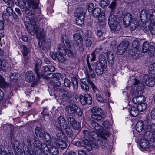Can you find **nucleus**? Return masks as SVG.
<instances>
[{
  "mask_svg": "<svg viewBox=\"0 0 155 155\" xmlns=\"http://www.w3.org/2000/svg\"><path fill=\"white\" fill-rule=\"evenodd\" d=\"M28 32L32 35H34L36 34L38 38L40 40L42 39L43 40H44L45 39V36L44 35H42L38 25L37 23H35L34 25L33 29L30 30L28 31Z\"/></svg>",
  "mask_w": 155,
  "mask_h": 155,
  "instance_id": "obj_7",
  "label": "nucleus"
},
{
  "mask_svg": "<svg viewBox=\"0 0 155 155\" xmlns=\"http://www.w3.org/2000/svg\"><path fill=\"white\" fill-rule=\"evenodd\" d=\"M20 76V74L18 73H13L11 74L9 76L11 80L13 82H16Z\"/></svg>",
  "mask_w": 155,
  "mask_h": 155,
  "instance_id": "obj_35",
  "label": "nucleus"
},
{
  "mask_svg": "<svg viewBox=\"0 0 155 155\" xmlns=\"http://www.w3.org/2000/svg\"><path fill=\"white\" fill-rule=\"evenodd\" d=\"M73 38L77 44L83 42L82 36L80 33H75L73 35Z\"/></svg>",
  "mask_w": 155,
  "mask_h": 155,
  "instance_id": "obj_29",
  "label": "nucleus"
},
{
  "mask_svg": "<svg viewBox=\"0 0 155 155\" xmlns=\"http://www.w3.org/2000/svg\"><path fill=\"white\" fill-rule=\"evenodd\" d=\"M94 4L92 3H90L88 4L87 5V8L89 12L91 13L93 10L94 8Z\"/></svg>",
  "mask_w": 155,
  "mask_h": 155,
  "instance_id": "obj_62",
  "label": "nucleus"
},
{
  "mask_svg": "<svg viewBox=\"0 0 155 155\" xmlns=\"http://www.w3.org/2000/svg\"><path fill=\"white\" fill-rule=\"evenodd\" d=\"M71 83L74 89L77 90L78 89V82L77 79L75 77H73L72 78Z\"/></svg>",
  "mask_w": 155,
  "mask_h": 155,
  "instance_id": "obj_38",
  "label": "nucleus"
},
{
  "mask_svg": "<svg viewBox=\"0 0 155 155\" xmlns=\"http://www.w3.org/2000/svg\"><path fill=\"white\" fill-rule=\"evenodd\" d=\"M107 58L108 62L110 65L111 68L113 69V64L114 62V56L112 53H109L107 54Z\"/></svg>",
  "mask_w": 155,
  "mask_h": 155,
  "instance_id": "obj_28",
  "label": "nucleus"
},
{
  "mask_svg": "<svg viewBox=\"0 0 155 155\" xmlns=\"http://www.w3.org/2000/svg\"><path fill=\"white\" fill-rule=\"evenodd\" d=\"M85 74L87 76L88 78L91 77L92 78H94L95 77V74L94 72L92 70L86 71Z\"/></svg>",
  "mask_w": 155,
  "mask_h": 155,
  "instance_id": "obj_56",
  "label": "nucleus"
},
{
  "mask_svg": "<svg viewBox=\"0 0 155 155\" xmlns=\"http://www.w3.org/2000/svg\"><path fill=\"white\" fill-rule=\"evenodd\" d=\"M74 110V114L73 115H77L79 117H81L82 116V113L81 111V110L80 108H79L76 105Z\"/></svg>",
  "mask_w": 155,
  "mask_h": 155,
  "instance_id": "obj_53",
  "label": "nucleus"
},
{
  "mask_svg": "<svg viewBox=\"0 0 155 155\" xmlns=\"http://www.w3.org/2000/svg\"><path fill=\"white\" fill-rule=\"evenodd\" d=\"M102 125L106 129H110L112 127V124L107 120H106L102 123Z\"/></svg>",
  "mask_w": 155,
  "mask_h": 155,
  "instance_id": "obj_57",
  "label": "nucleus"
},
{
  "mask_svg": "<svg viewBox=\"0 0 155 155\" xmlns=\"http://www.w3.org/2000/svg\"><path fill=\"white\" fill-rule=\"evenodd\" d=\"M42 72L41 73L43 74V73H46L48 72H53L55 71V68L52 66H45L42 67Z\"/></svg>",
  "mask_w": 155,
  "mask_h": 155,
  "instance_id": "obj_27",
  "label": "nucleus"
},
{
  "mask_svg": "<svg viewBox=\"0 0 155 155\" xmlns=\"http://www.w3.org/2000/svg\"><path fill=\"white\" fill-rule=\"evenodd\" d=\"M90 137L91 138L90 140H91V138L94 140H98V139H100L99 138V137L98 136L97 134L95 132H91Z\"/></svg>",
  "mask_w": 155,
  "mask_h": 155,
  "instance_id": "obj_58",
  "label": "nucleus"
},
{
  "mask_svg": "<svg viewBox=\"0 0 155 155\" xmlns=\"http://www.w3.org/2000/svg\"><path fill=\"white\" fill-rule=\"evenodd\" d=\"M144 12L147 18L153 25L155 24V10L153 9L149 10L144 9L142 12Z\"/></svg>",
  "mask_w": 155,
  "mask_h": 155,
  "instance_id": "obj_10",
  "label": "nucleus"
},
{
  "mask_svg": "<svg viewBox=\"0 0 155 155\" xmlns=\"http://www.w3.org/2000/svg\"><path fill=\"white\" fill-rule=\"evenodd\" d=\"M9 85L5 81L4 78L0 74V87L4 88Z\"/></svg>",
  "mask_w": 155,
  "mask_h": 155,
  "instance_id": "obj_41",
  "label": "nucleus"
},
{
  "mask_svg": "<svg viewBox=\"0 0 155 155\" xmlns=\"http://www.w3.org/2000/svg\"><path fill=\"white\" fill-rule=\"evenodd\" d=\"M139 24V23L138 20L134 18L129 24L130 29L131 31L134 30L137 28Z\"/></svg>",
  "mask_w": 155,
  "mask_h": 155,
  "instance_id": "obj_25",
  "label": "nucleus"
},
{
  "mask_svg": "<svg viewBox=\"0 0 155 155\" xmlns=\"http://www.w3.org/2000/svg\"><path fill=\"white\" fill-rule=\"evenodd\" d=\"M103 68H104L98 65V64H95V72L98 75H101L103 74L104 71Z\"/></svg>",
  "mask_w": 155,
  "mask_h": 155,
  "instance_id": "obj_39",
  "label": "nucleus"
},
{
  "mask_svg": "<svg viewBox=\"0 0 155 155\" xmlns=\"http://www.w3.org/2000/svg\"><path fill=\"white\" fill-rule=\"evenodd\" d=\"M91 127L94 129L95 130L99 131L102 127V126L96 122L92 121L90 124Z\"/></svg>",
  "mask_w": 155,
  "mask_h": 155,
  "instance_id": "obj_32",
  "label": "nucleus"
},
{
  "mask_svg": "<svg viewBox=\"0 0 155 155\" xmlns=\"http://www.w3.org/2000/svg\"><path fill=\"white\" fill-rule=\"evenodd\" d=\"M62 40L64 45L65 46L68 48L71 47V45L69 39L65 36L64 37H62Z\"/></svg>",
  "mask_w": 155,
  "mask_h": 155,
  "instance_id": "obj_50",
  "label": "nucleus"
},
{
  "mask_svg": "<svg viewBox=\"0 0 155 155\" xmlns=\"http://www.w3.org/2000/svg\"><path fill=\"white\" fill-rule=\"evenodd\" d=\"M25 13L28 15H32L34 14V12L29 7H26L24 10Z\"/></svg>",
  "mask_w": 155,
  "mask_h": 155,
  "instance_id": "obj_54",
  "label": "nucleus"
},
{
  "mask_svg": "<svg viewBox=\"0 0 155 155\" xmlns=\"http://www.w3.org/2000/svg\"><path fill=\"white\" fill-rule=\"evenodd\" d=\"M99 137L100 139L98 140L97 142V143L99 144V146H100L102 148L104 149L107 147L108 146V144L107 138L104 137Z\"/></svg>",
  "mask_w": 155,
  "mask_h": 155,
  "instance_id": "obj_22",
  "label": "nucleus"
},
{
  "mask_svg": "<svg viewBox=\"0 0 155 155\" xmlns=\"http://www.w3.org/2000/svg\"><path fill=\"white\" fill-rule=\"evenodd\" d=\"M137 107L139 112L140 111L142 112L144 111L146 109L147 107V104L143 102L140 104H138Z\"/></svg>",
  "mask_w": 155,
  "mask_h": 155,
  "instance_id": "obj_45",
  "label": "nucleus"
},
{
  "mask_svg": "<svg viewBox=\"0 0 155 155\" xmlns=\"http://www.w3.org/2000/svg\"><path fill=\"white\" fill-rule=\"evenodd\" d=\"M28 2L27 3L29 7L33 9L36 8L38 6V4L36 3L34 0H27Z\"/></svg>",
  "mask_w": 155,
  "mask_h": 155,
  "instance_id": "obj_34",
  "label": "nucleus"
},
{
  "mask_svg": "<svg viewBox=\"0 0 155 155\" xmlns=\"http://www.w3.org/2000/svg\"><path fill=\"white\" fill-rule=\"evenodd\" d=\"M21 52L24 56H26L29 52L28 49L24 45H22L21 46Z\"/></svg>",
  "mask_w": 155,
  "mask_h": 155,
  "instance_id": "obj_47",
  "label": "nucleus"
},
{
  "mask_svg": "<svg viewBox=\"0 0 155 155\" xmlns=\"http://www.w3.org/2000/svg\"><path fill=\"white\" fill-rule=\"evenodd\" d=\"M61 45L60 44L58 45V51L56 52V57L58 60L61 63H63L65 60V58L63 56L64 55L62 53L63 50L61 48Z\"/></svg>",
  "mask_w": 155,
  "mask_h": 155,
  "instance_id": "obj_18",
  "label": "nucleus"
},
{
  "mask_svg": "<svg viewBox=\"0 0 155 155\" xmlns=\"http://www.w3.org/2000/svg\"><path fill=\"white\" fill-rule=\"evenodd\" d=\"M47 77L49 78H54L57 79H59L61 77V74H60L58 73L55 74L49 73L47 74Z\"/></svg>",
  "mask_w": 155,
  "mask_h": 155,
  "instance_id": "obj_52",
  "label": "nucleus"
},
{
  "mask_svg": "<svg viewBox=\"0 0 155 155\" xmlns=\"http://www.w3.org/2000/svg\"><path fill=\"white\" fill-rule=\"evenodd\" d=\"M146 84L150 87L155 84V75L153 77L150 75H146L143 77V81Z\"/></svg>",
  "mask_w": 155,
  "mask_h": 155,
  "instance_id": "obj_14",
  "label": "nucleus"
},
{
  "mask_svg": "<svg viewBox=\"0 0 155 155\" xmlns=\"http://www.w3.org/2000/svg\"><path fill=\"white\" fill-rule=\"evenodd\" d=\"M41 65V61L40 59H38L36 60L35 68L34 69V72L36 74L37 77V80H39L41 78L43 77L44 74L40 73L39 71Z\"/></svg>",
  "mask_w": 155,
  "mask_h": 155,
  "instance_id": "obj_13",
  "label": "nucleus"
},
{
  "mask_svg": "<svg viewBox=\"0 0 155 155\" xmlns=\"http://www.w3.org/2000/svg\"><path fill=\"white\" fill-rule=\"evenodd\" d=\"M58 141L57 143V146L59 148L64 150L66 148L67 146V138L63 134H56Z\"/></svg>",
  "mask_w": 155,
  "mask_h": 155,
  "instance_id": "obj_5",
  "label": "nucleus"
},
{
  "mask_svg": "<svg viewBox=\"0 0 155 155\" xmlns=\"http://www.w3.org/2000/svg\"><path fill=\"white\" fill-rule=\"evenodd\" d=\"M134 84L135 86L133 94H134L135 97L133 98L132 101L134 104H140L143 103L145 101L144 97L141 95L142 93V90L143 89L144 85L143 84L140 83L136 79H134Z\"/></svg>",
  "mask_w": 155,
  "mask_h": 155,
  "instance_id": "obj_1",
  "label": "nucleus"
},
{
  "mask_svg": "<svg viewBox=\"0 0 155 155\" xmlns=\"http://www.w3.org/2000/svg\"><path fill=\"white\" fill-rule=\"evenodd\" d=\"M110 3L109 0H101L99 3L100 7L104 8L106 7Z\"/></svg>",
  "mask_w": 155,
  "mask_h": 155,
  "instance_id": "obj_49",
  "label": "nucleus"
},
{
  "mask_svg": "<svg viewBox=\"0 0 155 155\" xmlns=\"http://www.w3.org/2000/svg\"><path fill=\"white\" fill-rule=\"evenodd\" d=\"M140 45L139 43L137 40L134 41L132 43V48L136 50L139 49Z\"/></svg>",
  "mask_w": 155,
  "mask_h": 155,
  "instance_id": "obj_59",
  "label": "nucleus"
},
{
  "mask_svg": "<svg viewBox=\"0 0 155 155\" xmlns=\"http://www.w3.org/2000/svg\"><path fill=\"white\" fill-rule=\"evenodd\" d=\"M108 23L110 28L112 31H117L120 30V27L118 25L117 17L111 13L109 17Z\"/></svg>",
  "mask_w": 155,
  "mask_h": 155,
  "instance_id": "obj_3",
  "label": "nucleus"
},
{
  "mask_svg": "<svg viewBox=\"0 0 155 155\" xmlns=\"http://www.w3.org/2000/svg\"><path fill=\"white\" fill-rule=\"evenodd\" d=\"M61 48L63 50L62 53L64 55L67 54L70 58H73L75 57L76 53L74 49H64L61 46Z\"/></svg>",
  "mask_w": 155,
  "mask_h": 155,
  "instance_id": "obj_17",
  "label": "nucleus"
},
{
  "mask_svg": "<svg viewBox=\"0 0 155 155\" xmlns=\"http://www.w3.org/2000/svg\"><path fill=\"white\" fill-rule=\"evenodd\" d=\"M133 17L131 14L130 13H127L124 15L123 18V24L125 26L127 27L129 25L130 23L133 20Z\"/></svg>",
  "mask_w": 155,
  "mask_h": 155,
  "instance_id": "obj_21",
  "label": "nucleus"
},
{
  "mask_svg": "<svg viewBox=\"0 0 155 155\" xmlns=\"http://www.w3.org/2000/svg\"><path fill=\"white\" fill-rule=\"evenodd\" d=\"M58 120L59 125L62 126V127L65 128L67 126V124L65 122V119L62 116H60L58 119Z\"/></svg>",
  "mask_w": 155,
  "mask_h": 155,
  "instance_id": "obj_30",
  "label": "nucleus"
},
{
  "mask_svg": "<svg viewBox=\"0 0 155 155\" xmlns=\"http://www.w3.org/2000/svg\"><path fill=\"white\" fill-rule=\"evenodd\" d=\"M129 45V43L127 41H122L117 47V54L119 55L122 54L127 51Z\"/></svg>",
  "mask_w": 155,
  "mask_h": 155,
  "instance_id": "obj_12",
  "label": "nucleus"
},
{
  "mask_svg": "<svg viewBox=\"0 0 155 155\" xmlns=\"http://www.w3.org/2000/svg\"><path fill=\"white\" fill-rule=\"evenodd\" d=\"M68 123L69 124L72 125L75 122L76 120L75 119L72 117H69L67 118Z\"/></svg>",
  "mask_w": 155,
  "mask_h": 155,
  "instance_id": "obj_64",
  "label": "nucleus"
},
{
  "mask_svg": "<svg viewBox=\"0 0 155 155\" xmlns=\"http://www.w3.org/2000/svg\"><path fill=\"white\" fill-rule=\"evenodd\" d=\"M145 136L147 140H148V141L144 139H141L140 143V145L142 149L145 150L149 148L150 147H155V145L153 144V142L151 141L152 139L150 138L149 137L146 136V133L145 134Z\"/></svg>",
  "mask_w": 155,
  "mask_h": 155,
  "instance_id": "obj_8",
  "label": "nucleus"
},
{
  "mask_svg": "<svg viewBox=\"0 0 155 155\" xmlns=\"http://www.w3.org/2000/svg\"><path fill=\"white\" fill-rule=\"evenodd\" d=\"M130 113L132 117H135L137 116L139 113L137 107H132L130 110Z\"/></svg>",
  "mask_w": 155,
  "mask_h": 155,
  "instance_id": "obj_31",
  "label": "nucleus"
},
{
  "mask_svg": "<svg viewBox=\"0 0 155 155\" xmlns=\"http://www.w3.org/2000/svg\"><path fill=\"white\" fill-rule=\"evenodd\" d=\"M91 13L94 17L98 18L100 22L104 21L105 16L104 13L101 12V9L99 8H95Z\"/></svg>",
  "mask_w": 155,
  "mask_h": 155,
  "instance_id": "obj_9",
  "label": "nucleus"
},
{
  "mask_svg": "<svg viewBox=\"0 0 155 155\" xmlns=\"http://www.w3.org/2000/svg\"><path fill=\"white\" fill-rule=\"evenodd\" d=\"M27 143L28 145V143L27 142ZM32 149L28 148V145L27 149L26 150L25 149L24 151L25 155H37V151H35V152Z\"/></svg>",
  "mask_w": 155,
  "mask_h": 155,
  "instance_id": "obj_37",
  "label": "nucleus"
},
{
  "mask_svg": "<svg viewBox=\"0 0 155 155\" xmlns=\"http://www.w3.org/2000/svg\"><path fill=\"white\" fill-rule=\"evenodd\" d=\"M83 35L84 37V39H93V34L91 30L87 31Z\"/></svg>",
  "mask_w": 155,
  "mask_h": 155,
  "instance_id": "obj_40",
  "label": "nucleus"
},
{
  "mask_svg": "<svg viewBox=\"0 0 155 155\" xmlns=\"http://www.w3.org/2000/svg\"><path fill=\"white\" fill-rule=\"evenodd\" d=\"M93 40V39H84V42L85 47L86 48L90 47L92 45Z\"/></svg>",
  "mask_w": 155,
  "mask_h": 155,
  "instance_id": "obj_44",
  "label": "nucleus"
},
{
  "mask_svg": "<svg viewBox=\"0 0 155 155\" xmlns=\"http://www.w3.org/2000/svg\"><path fill=\"white\" fill-rule=\"evenodd\" d=\"M136 130L139 132H141L143 129H144L143 124L142 121H139L136 124Z\"/></svg>",
  "mask_w": 155,
  "mask_h": 155,
  "instance_id": "obj_33",
  "label": "nucleus"
},
{
  "mask_svg": "<svg viewBox=\"0 0 155 155\" xmlns=\"http://www.w3.org/2000/svg\"><path fill=\"white\" fill-rule=\"evenodd\" d=\"M96 64L103 67L104 69L106 68L107 66V62L105 57L103 55L99 56L98 61H97Z\"/></svg>",
  "mask_w": 155,
  "mask_h": 155,
  "instance_id": "obj_19",
  "label": "nucleus"
},
{
  "mask_svg": "<svg viewBox=\"0 0 155 155\" xmlns=\"http://www.w3.org/2000/svg\"><path fill=\"white\" fill-rule=\"evenodd\" d=\"M76 105L73 104L71 105H67L65 108V110L68 114L71 115H73L74 114V109Z\"/></svg>",
  "mask_w": 155,
  "mask_h": 155,
  "instance_id": "obj_24",
  "label": "nucleus"
},
{
  "mask_svg": "<svg viewBox=\"0 0 155 155\" xmlns=\"http://www.w3.org/2000/svg\"><path fill=\"white\" fill-rule=\"evenodd\" d=\"M35 79L34 74L31 71H28L26 73L25 77V81L28 82H31Z\"/></svg>",
  "mask_w": 155,
  "mask_h": 155,
  "instance_id": "obj_23",
  "label": "nucleus"
},
{
  "mask_svg": "<svg viewBox=\"0 0 155 155\" xmlns=\"http://www.w3.org/2000/svg\"><path fill=\"white\" fill-rule=\"evenodd\" d=\"M49 151L52 155H58L59 153L57 148L55 146H51L50 147Z\"/></svg>",
  "mask_w": 155,
  "mask_h": 155,
  "instance_id": "obj_42",
  "label": "nucleus"
},
{
  "mask_svg": "<svg viewBox=\"0 0 155 155\" xmlns=\"http://www.w3.org/2000/svg\"><path fill=\"white\" fill-rule=\"evenodd\" d=\"M2 70L5 72L7 71L8 70V64L5 60H2L1 70Z\"/></svg>",
  "mask_w": 155,
  "mask_h": 155,
  "instance_id": "obj_43",
  "label": "nucleus"
},
{
  "mask_svg": "<svg viewBox=\"0 0 155 155\" xmlns=\"http://www.w3.org/2000/svg\"><path fill=\"white\" fill-rule=\"evenodd\" d=\"M63 128L65 130L66 134L69 137H72L73 136V133L71 129L68 125L67 127Z\"/></svg>",
  "mask_w": 155,
  "mask_h": 155,
  "instance_id": "obj_46",
  "label": "nucleus"
},
{
  "mask_svg": "<svg viewBox=\"0 0 155 155\" xmlns=\"http://www.w3.org/2000/svg\"><path fill=\"white\" fill-rule=\"evenodd\" d=\"M65 93L62 95V97L64 100L70 104L73 102V97L71 94L69 92L66 91H64Z\"/></svg>",
  "mask_w": 155,
  "mask_h": 155,
  "instance_id": "obj_20",
  "label": "nucleus"
},
{
  "mask_svg": "<svg viewBox=\"0 0 155 155\" xmlns=\"http://www.w3.org/2000/svg\"><path fill=\"white\" fill-rule=\"evenodd\" d=\"M41 135V138L43 139L44 141L48 143V144H51V139L50 135L47 132L44 131Z\"/></svg>",
  "mask_w": 155,
  "mask_h": 155,
  "instance_id": "obj_26",
  "label": "nucleus"
},
{
  "mask_svg": "<svg viewBox=\"0 0 155 155\" xmlns=\"http://www.w3.org/2000/svg\"><path fill=\"white\" fill-rule=\"evenodd\" d=\"M147 130L146 132V136L152 139L153 144L155 145V124H152L147 127Z\"/></svg>",
  "mask_w": 155,
  "mask_h": 155,
  "instance_id": "obj_6",
  "label": "nucleus"
},
{
  "mask_svg": "<svg viewBox=\"0 0 155 155\" xmlns=\"http://www.w3.org/2000/svg\"><path fill=\"white\" fill-rule=\"evenodd\" d=\"M98 140L89 141L87 139L84 140L79 141H73V144L78 147H84L89 151L92 150V148H97L99 144L97 143Z\"/></svg>",
  "mask_w": 155,
  "mask_h": 155,
  "instance_id": "obj_2",
  "label": "nucleus"
},
{
  "mask_svg": "<svg viewBox=\"0 0 155 155\" xmlns=\"http://www.w3.org/2000/svg\"><path fill=\"white\" fill-rule=\"evenodd\" d=\"M2 147L0 145V155H14L12 152H9L7 153L5 150H3L1 152Z\"/></svg>",
  "mask_w": 155,
  "mask_h": 155,
  "instance_id": "obj_63",
  "label": "nucleus"
},
{
  "mask_svg": "<svg viewBox=\"0 0 155 155\" xmlns=\"http://www.w3.org/2000/svg\"><path fill=\"white\" fill-rule=\"evenodd\" d=\"M35 131L37 136H38L40 137H41V135L45 131L44 130H42L41 128L39 127H37L35 129Z\"/></svg>",
  "mask_w": 155,
  "mask_h": 155,
  "instance_id": "obj_48",
  "label": "nucleus"
},
{
  "mask_svg": "<svg viewBox=\"0 0 155 155\" xmlns=\"http://www.w3.org/2000/svg\"><path fill=\"white\" fill-rule=\"evenodd\" d=\"M148 72L152 74H155V63L151 64L148 67Z\"/></svg>",
  "mask_w": 155,
  "mask_h": 155,
  "instance_id": "obj_51",
  "label": "nucleus"
},
{
  "mask_svg": "<svg viewBox=\"0 0 155 155\" xmlns=\"http://www.w3.org/2000/svg\"><path fill=\"white\" fill-rule=\"evenodd\" d=\"M71 126L75 130H79L81 127L80 123L77 121H75V122Z\"/></svg>",
  "mask_w": 155,
  "mask_h": 155,
  "instance_id": "obj_61",
  "label": "nucleus"
},
{
  "mask_svg": "<svg viewBox=\"0 0 155 155\" xmlns=\"http://www.w3.org/2000/svg\"><path fill=\"white\" fill-rule=\"evenodd\" d=\"M92 114L91 117L93 119L98 121L104 119V117L101 115V109L97 106L92 107L91 110Z\"/></svg>",
  "mask_w": 155,
  "mask_h": 155,
  "instance_id": "obj_4",
  "label": "nucleus"
},
{
  "mask_svg": "<svg viewBox=\"0 0 155 155\" xmlns=\"http://www.w3.org/2000/svg\"><path fill=\"white\" fill-rule=\"evenodd\" d=\"M76 12L77 16L76 19V23L78 25L81 26L84 24L85 13L79 8L77 10Z\"/></svg>",
  "mask_w": 155,
  "mask_h": 155,
  "instance_id": "obj_11",
  "label": "nucleus"
},
{
  "mask_svg": "<svg viewBox=\"0 0 155 155\" xmlns=\"http://www.w3.org/2000/svg\"><path fill=\"white\" fill-rule=\"evenodd\" d=\"M148 54L150 57H152L155 54V47L154 46H151L148 51Z\"/></svg>",
  "mask_w": 155,
  "mask_h": 155,
  "instance_id": "obj_55",
  "label": "nucleus"
},
{
  "mask_svg": "<svg viewBox=\"0 0 155 155\" xmlns=\"http://www.w3.org/2000/svg\"><path fill=\"white\" fill-rule=\"evenodd\" d=\"M150 46L149 45V43L148 41L144 42L142 45V52L144 53L147 52L150 49Z\"/></svg>",
  "mask_w": 155,
  "mask_h": 155,
  "instance_id": "obj_36",
  "label": "nucleus"
},
{
  "mask_svg": "<svg viewBox=\"0 0 155 155\" xmlns=\"http://www.w3.org/2000/svg\"><path fill=\"white\" fill-rule=\"evenodd\" d=\"M90 81H91L89 78H83L80 80V83L81 88L85 92L88 91L89 89V87L88 84H90Z\"/></svg>",
  "mask_w": 155,
  "mask_h": 155,
  "instance_id": "obj_15",
  "label": "nucleus"
},
{
  "mask_svg": "<svg viewBox=\"0 0 155 155\" xmlns=\"http://www.w3.org/2000/svg\"><path fill=\"white\" fill-rule=\"evenodd\" d=\"M20 143L17 140H15L13 143V146L16 152L18 151V147L20 145Z\"/></svg>",
  "mask_w": 155,
  "mask_h": 155,
  "instance_id": "obj_60",
  "label": "nucleus"
},
{
  "mask_svg": "<svg viewBox=\"0 0 155 155\" xmlns=\"http://www.w3.org/2000/svg\"><path fill=\"white\" fill-rule=\"evenodd\" d=\"M79 99L81 103L83 105L86 104L89 105L92 103V98L88 94H85L84 96L81 95L79 97Z\"/></svg>",
  "mask_w": 155,
  "mask_h": 155,
  "instance_id": "obj_16",
  "label": "nucleus"
}]
</instances>
